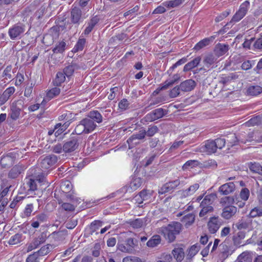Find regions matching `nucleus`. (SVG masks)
<instances>
[{"label": "nucleus", "mask_w": 262, "mask_h": 262, "mask_svg": "<svg viewBox=\"0 0 262 262\" xmlns=\"http://www.w3.org/2000/svg\"><path fill=\"white\" fill-rule=\"evenodd\" d=\"M182 229V225L179 222H172L167 226L162 227L158 229V233L164 235L169 242H173Z\"/></svg>", "instance_id": "1"}, {"label": "nucleus", "mask_w": 262, "mask_h": 262, "mask_svg": "<svg viewBox=\"0 0 262 262\" xmlns=\"http://www.w3.org/2000/svg\"><path fill=\"white\" fill-rule=\"evenodd\" d=\"M97 127V124L87 117L80 120L75 128L77 135L88 134L93 132Z\"/></svg>", "instance_id": "2"}, {"label": "nucleus", "mask_w": 262, "mask_h": 262, "mask_svg": "<svg viewBox=\"0 0 262 262\" xmlns=\"http://www.w3.org/2000/svg\"><path fill=\"white\" fill-rule=\"evenodd\" d=\"M126 233H123L119 237L117 244L118 249L123 252L132 253L135 250V247L137 245V241L132 237L127 238L123 241L121 239L123 237H126Z\"/></svg>", "instance_id": "3"}, {"label": "nucleus", "mask_w": 262, "mask_h": 262, "mask_svg": "<svg viewBox=\"0 0 262 262\" xmlns=\"http://www.w3.org/2000/svg\"><path fill=\"white\" fill-rule=\"evenodd\" d=\"M24 107L25 99L23 98L12 102L10 106V113L9 116L13 121L17 120Z\"/></svg>", "instance_id": "4"}, {"label": "nucleus", "mask_w": 262, "mask_h": 262, "mask_svg": "<svg viewBox=\"0 0 262 262\" xmlns=\"http://www.w3.org/2000/svg\"><path fill=\"white\" fill-rule=\"evenodd\" d=\"M25 31V25L23 24H17L9 29L8 34L12 40L20 39Z\"/></svg>", "instance_id": "5"}, {"label": "nucleus", "mask_w": 262, "mask_h": 262, "mask_svg": "<svg viewBox=\"0 0 262 262\" xmlns=\"http://www.w3.org/2000/svg\"><path fill=\"white\" fill-rule=\"evenodd\" d=\"M102 15H96L91 16L88 21L87 26L84 30L83 33L85 35L89 34L95 28L98 27L100 23L102 22Z\"/></svg>", "instance_id": "6"}, {"label": "nucleus", "mask_w": 262, "mask_h": 262, "mask_svg": "<svg viewBox=\"0 0 262 262\" xmlns=\"http://www.w3.org/2000/svg\"><path fill=\"white\" fill-rule=\"evenodd\" d=\"M249 6L250 3L248 1L243 3L241 5L239 10L233 15L232 19L227 25H229L233 22H237L242 19L247 13Z\"/></svg>", "instance_id": "7"}, {"label": "nucleus", "mask_w": 262, "mask_h": 262, "mask_svg": "<svg viewBox=\"0 0 262 262\" xmlns=\"http://www.w3.org/2000/svg\"><path fill=\"white\" fill-rule=\"evenodd\" d=\"M79 138L77 137H72L63 144V152L70 153L75 151L79 146Z\"/></svg>", "instance_id": "8"}, {"label": "nucleus", "mask_w": 262, "mask_h": 262, "mask_svg": "<svg viewBox=\"0 0 262 262\" xmlns=\"http://www.w3.org/2000/svg\"><path fill=\"white\" fill-rule=\"evenodd\" d=\"M167 113V110L162 108H159L147 114L144 118L146 121L151 122L162 118Z\"/></svg>", "instance_id": "9"}, {"label": "nucleus", "mask_w": 262, "mask_h": 262, "mask_svg": "<svg viewBox=\"0 0 262 262\" xmlns=\"http://www.w3.org/2000/svg\"><path fill=\"white\" fill-rule=\"evenodd\" d=\"M146 136L145 129L142 128L138 133L134 134L127 140L129 149L133 147L134 145L139 144L137 140H143Z\"/></svg>", "instance_id": "10"}, {"label": "nucleus", "mask_w": 262, "mask_h": 262, "mask_svg": "<svg viewBox=\"0 0 262 262\" xmlns=\"http://www.w3.org/2000/svg\"><path fill=\"white\" fill-rule=\"evenodd\" d=\"M57 161V157L56 156L54 155H49L41 160L40 166L42 170L43 171L51 168Z\"/></svg>", "instance_id": "11"}, {"label": "nucleus", "mask_w": 262, "mask_h": 262, "mask_svg": "<svg viewBox=\"0 0 262 262\" xmlns=\"http://www.w3.org/2000/svg\"><path fill=\"white\" fill-rule=\"evenodd\" d=\"M180 184L179 179L169 181L164 184L159 190V193L164 194L170 191H173Z\"/></svg>", "instance_id": "12"}, {"label": "nucleus", "mask_w": 262, "mask_h": 262, "mask_svg": "<svg viewBox=\"0 0 262 262\" xmlns=\"http://www.w3.org/2000/svg\"><path fill=\"white\" fill-rule=\"evenodd\" d=\"M70 20L72 24L77 25L82 21V11L79 8L74 7L71 9Z\"/></svg>", "instance_id": "13"}, {"label": "nucleus", "mask_w": 262, "mask_h": 262, "mask_svg": "<svg viewBox=\"0 0 262 262\" xmlns=\"http://www.w3.org/2000/svg\"><path fill=\"white\" fill-rule=\"evenodd\" d=\"M207 225L209 232L214 234L216 232L221 225V219L218 216L211 217L210 218Z\"/></svg>", "instance_id": "14"}, {"label": "nucleus", "mask_w": 262, "mask_h": 262, "mask_svg": "<svg viewBox=\"0 0 262 262\" xmlns=\"http://www.w3.org/2000/svg\"><path fill=\"white\" fill-rule=\"evenodd\" d=\"M47 238L46 232L41 233L37 237L33 239L32 242L28 246L27 251H30L37 248L40 244L43 243Z\"/></svg>", "instance_id": "15"}, {"label": "nucleus", "mask_w": 262, "mask_h": 262, "mask_svg": "<svg viewBox=\"0 0 262 262\" xmlns=\"http://www.w3.org/2000/svg\"><path fill=\"white\" fill-rule=\"evenodd\" d=\"M237 212V208L232 205L224 207L222 210L221 216L225 220H229L233 217Z\"/></svg>", "instance_id": "16"}, {"label": "nucleus", "mask_w": 262, "mask_h": 262, "mask_svg": "<svg viewBox=\"0 0 262 262\" xmlns=\"http://www.w3.org/2000/svg\"><path fill=\"white\" fill-rule=\"evenodd\" d=\"M203 62L205 67L209 70L217 67V58L213 54H208L204 57Z\"/></svg>", "instance_id": "17"}, {"label": "nucleus", "mask_w": 262, "mask_h": 262, "mask_svg": "<svg viewBox=\"0 0 262 262\" xmlns=\"http://www.w3.org/2000/svg\"><path fill=\"white\" fill-rule=\"evenodd\" d=\"M252 220L248 215L242 217L235 225L238 230L249 229L251 228Z\"/></svg>", "instance_id": "18"}, {"label": "nucleus", "mask_w": 262, "mask_h": 262, "mask_svg": "<svg viewBox=\"0 0 262 262\" xmlns=\"http://www.w3.org/2000/svg\"><path fill=\"white\" fill-rule=\"evenodd\" d=\"M235 186L233 182H229L221 185L219 189V192L222 195H228L235 190Z\"/></svg>", "instance_id": "19"}, {"label": "nucleus", "mask_w": 262, "mask_h": 262, "mask_svg": "<svg viewBox=\"0 0 262 262\" xmlns=\"http://www.w3.org/2000/svg\"><path fill=\"white\" fill-rule=\"evenodd\" d=\"M48 216L45 213H40L33 217L31 221V226L34 228H37L40 224L47 221Z\"/></svg>", "instance_id": "20"}, {"label": "nucleus", "mask_w": 262, "mask_h": 262, "mask_svg": "<svg viewBox=\"0 0 262 262\" xmlns=\"http://www.w3.org/2000/svg\"><path fill=\"white\" fill-rule=\"evenodd\" d=\"M216 151V148L213 140H208L206 142L205 145L201 147V151L206 152L207 154L214 153Z\"/></svg>", "instance_id": "21"}, {"label": "nucleus", "mask_w": 262, "mask_h": 262, "mask_svg": "<svg viewBox=\"0 0 262 262\" xmlns=\"http://www.w3.org/2000/svg\"><path fill=\"white\" fill-rule=\"evenodd\" d=\"M181 91L183 92H189L194 89L196 82L192 79H188L181 83L180 84Z\"/></svg>", "instance_id": "22"}, {"label": "nucleus", "mask_w": 262, "mask_h": 262, "mask_svg": "<svg viewBox=\"0 0 262 262\" xmlns=\"http://www.w3.org/2000/svg\"><path fill=\"white\" fill-rule=\"evenodd\" d=\"M67 235V231L65 230L53 232L49 237L54 242L58 243L63 241Z\"/></svg>", "instance_id": "23"}, {"label": "nucleus", "mask_w": 262, "mask_h": 262, "mask_svg": "<svg viewBox=\"0 0 262 262\" xmlns=\"http://www.w3.org/2000/svg\"><path fill=\"white\" fill-rule=\"evenodd\" d=\"M180 77L179 75H174L171 80L165 81L162 84V86L160 88H159L156 91L154 92V93L158 94V92L160 91L167 89L170 86H171L176 82H177L180 79Z\"/></svg>", "instance_id": "24"}, {"label": "nucleus", "mask_w": 262, "mask_h": 262, "mask_svg": "<svg viewBox=\"0 0 262 262\" xmlns=\"http://www.w3.org/2000/svg\"><path fill=\"white\" fill-rule=\"evenodd\" d=\"M216 195L215 193H211L206 195L201 202L200 207L202 208L212 206V204L216 199Z\"/></svg>", "instance_id": "25"}, {"label": "nucleus", "mask_w": 262, "mask_h": 262, "mask_svg": "<svg viewBox=\"0 0 262 262\" xmlns=\"http://www.w3.org/2000/svg\"><path fill=\"white\" fill-rule=\"evenodd\" d=\"M229 47L228 45L219 43L214 48V54L217 57H220L225 54L229 50Z\"/></svg>", "instance_id": "26"}, {"label": "nucleus", "mask_w": 262, "mask_h": 262, "mask_svg": "<svg viewBox=\"0 0 262 262\" xmlns=\"http://www.w3.org/2000/svg\"><path fill=\"white\" fill-rule=\"evenodd\" d=\"M15 89L13 86L6 89L2 95L0 96V102L1 104H4L10 98V96L15 92Z\"/></svg>", "instance_id": "27"}, {"label": "nucleus", "mask_w": 262, "mask_h": 262, "mask_svg": "<svg viewBox=\"0 0 262 262\" xmlns=\"http://www.w3.org/2000/svg\"><path fill=\"white\" fill-rule=\"evenodd\" d=\"M86 117L96 124V123H100L103 121L102 116L97 111H90Z\"/></svg>", "instance_id": "28"}, {"label": "nucleus", "mask_w": 262, "mask_h": 262, "mask_svg": "<svg viewBox=\"0 0 262 262\" xmlns=\"http://www.w3.org/2000/svg\"><path fill=\"white\" fill-rule=\"evenodd\" d=\"M24 169V167L21 165H16L9 172L8 177L11 179H15L21 173Z\"/></svg>", "instance_id": "29"}, {"label": "nucleus", "mask_w": 262, "mask_h": 262, "mask_svg": "<svg viewBox=\"0 0 262 262\" xmlns=\"http://www.w3.org/2000/svg\"><path fill=\"white\" fill-rule=\"evenodd\" d=\"M45 178L42 177L38 179L34 180L32 178H28L26 180V185L29 188V190L34 191L37 189L36 182H43Z\"/></svg>", "instance_id": "30"}, {"label": "nucleus", "mask_w": 262, "mask_h": 262, "mask_svg": "<svg viewBox=\"0 0 262 262\" xmlns=\"http://www.w3.org/2000/svg\"><path fill=\"white\" fill-rule=\"evenodd\" d=\"M172 254L177 262H181L184 258V251L182 248H175L172 250Z\"/></svg>", "instance_id": "31"}, {"label": "nucleus", "mask_w": 262, "mask_h": 262, "mask_svg": "<svg viewBox=\"0 0 262 262\" xmlns=\"http://www.w3.org/2000/svg\"><path fill=\"white\" fill-rule=\"evenodd\" d=\"M201 60V58L200 56L196 57L192 61L188 62L185 65L183 69V71L187 72L196 67L200 63Z\"/></svg>", "instance_id": "32"}, {"label": "nucleus", "mask_w": 262, "mask_h": 262, "mask_svg": "<svg viewBox=\"0 0 262 262\" xmlns=\"http://www.w3.org/2000/svg\"><path fill=\"white\" fill-rule=\"evenodd\" d=\"M213 39H214L213 36H211L210 38H205L198 42L193 49L196 51H199L208 46L210 43L211 41H212Z\"/></svg>", "instance_id": "33"}, {"label": "nucleus", "mask_w": 262, "mask_h": 262, "mask_svg": "<svg viewBox=\"0 0 262 262\" xmlns=\"http://www.w3.org/2000/svg\"><path fill=\"white\" fill-rule=\"evenodd\" d=\"M79 68V66L75 62H72L71 64L67 66L63 69V73L68 77L73 75L74 71Z\"/></svg>", "instance_id": "34"}, {"label": "nucleus", "mask_w": 262, "mask_h": 262, "mask_svg": "<svg viewBox=\"0 0 262 262\" xmlns=\"http://www.w3.org/2000/svg\"><path fill=\"white\" fill-rule=\"evenodd\" d=\"M126 223L134 229H138L143 226L144 223V219L138 218L135 220H129Z\"/></svg>", "instance_id": "35"}, {"label": "nucleus", "mask_w": 262, "mask_h": 262, "mask_svg": "<svg viewBox=\"0 0 262 262\" xmlns=\"http://www.w3.org/2000/svg\"><path fill=\"white\" fill-rule=\"evenodd\" d=\"M161 242V238L160 236L159 235H155L147 242L146 245L148 247L154 248L159 245Z\"/></svg>", "instance_id": "36"}, {"label": "nucleus", "mask_w": 262, "mask_h": 262, "mask_svg": "<svg viewBox=\"0 0 262 262\" xmlns=\"http://www.w3.org/2000/svg\"><path fill=\"white\" fill-rule=\"evenodd\" d=\"M248 166L252 172L262 175V166L258 163L250 162L248 163Z\"/></svg>", "instance_id": "37"}, {"label": "nucleus", "mask_w": 262, "mask_h": 262, "mask_svg": "<svg viewBox=\"0 0 262 262\" xmlns=\"http://www.w3.org/2000/svg\"><path fill=\"white\" fill-rule=\"evenodd\" d=\"M248 94L251 96H257L262 93V88L259 85H251L247 91Z\"/></svg>", "instance_id": "38"}, {"label": "nucleus", "mask_w": 262, "mask_h": 262, "mask_svg": "<svg viewBox=\"0 0 262 262\" xmlns=\"http://www.w3.org/2000/svg\"><path fill=\"white\" fill-rule=\"evenodd\" d=\"M194 215L193 213H188L182 217L181 221L187 227L194 222Z\"/></svg>", "instance_id": "39"}, {"label": "nucleus", "mask_w": 262, "mask_h": 262, "mask_svg": "<svg viewBox=\"0 0 262 262\" xmlns=\"http://www.w3.org/2000/svg\"><path fill=\"white\" fill-rule=\"evenodd\" d=\"M184 0H172L166 1L163 3V6L168 9H172L178 7L181 5Z\"/></svg>", "instance_id": "40"}, {"label": "nucleus", "mask_w": 262, "mask_h": 262, "mask_svg": "<svg viewBox=\"0 0 262 262\" xmlns=\"http://www.w3.org/2000/svg\"><path fill=\"white\" fill-rule=\"evenodd\" d=\"M220 249L222 255V256L224 258H227L231 254V250L226 243H223L220 245Z\"/></svg>", "instance_id": "41"}, {"label": "nucleus", "mask_w": 262, "mask_h": 262, "mask_svg": "<svg viewBox=\"0 0 262 262\" xmlns=\"http://www.w3.org/2000/svg\"><path fill=\"white\" fill-rule=\"evenodd\" d=\"M66 75L63 72H59L57 73L55 79L53 80L54 85L59 86L66 80Z\"/></svg>", "instance_id": "42"}, {"label": "nucleus", "mask_w": 262, "mask_h": 262, "mask_svg": "<svg viewBox=\"0 0 262 262\" xmlns=\"http://www.w3.org/2000/svg\"><path fill=\"white\" fill-rule=\"evenodd\" d=\"M237 260L238 262H252V258L249 252H244L239 255Z\"/></svg>", "instance_id": "43"}, {"label": "nucleus", "mask_w": 262, "mask_h": 262, "mask_svg": "<svg viewBox=\"0 0 262 262\" xmlns=\"http://www.w3.org/2000/svg\"><path fill=\"white\" fill-rule=\"evenodd\" d=\"M53 246L50 244H47L42 246L36 252L41 257L48 254L53 249Z\"/></svg>", "instance_id": "44"}, {"label": "nucleus", "mask_w": 262, "mask_h": 262, "mask_svg": "<svg viewBox=\"0 0 262 262\" xmlns=\"http://www.w3.org/2000/svg\"><path fill=\"white\" fill-rule=\"evenodd\" d=\"M66 46V43L64 41H60L56 44L52 51L55 54L62 53L65 50Z\"/></svg>", "instance_id": "45"}, {"label": "nucleus", "mask_w": 262, "mask_h": 262, "mask_svg": "<svg viewBox=\"0 0 262 262\" xmlns=\"http://www.w3.org/2000/svg\"><path fill=\"white\" fill-rule=\"evenodd\" d=\"M199 184H194L190 186L188 188L183 191V195L185 196L192 195L199 189Z\"/></svg>", "instance_id": "46"}, {"label": "nucleus", "mask_w": 262, "mask_h": 262, "mask_svg": "<svg viewBox=\"0 0 262 262\" xmlns=\"http://www.w3.org/2000/svg\"><path fill=\"white\" fill-rule=\"evenodd\" d=\"M23 238V235L21 233H16L12 235L8 241L10 245H16L19 243Z\"/></svg>", "instance_id": "47"}, {"label": "nucleus", "mask_w": 262, "mask_h": 262, "mask_svg": "<svg viewBox=\"0 0 262 262\" xmlns=\"http://www.w3.org/2000/svg\"><path fill=\"white\" fill-rule=\"evenodd\" d=\"M60 92V90L57 87H55L48 90L47 92L46 96L50 99H51L58 96Z\"/></svg>", "instance_id": "48"}, {"label": "nucleus", "mask_w": 262, "mask_h": 262, "mask_svg": "<svg viewBox=\"0 0 262 262\" xmlns=\"http://www.w3.org/2000/svg\"><path fill=\"white\" fill-rule=\"evenodd\" d=\"M249 217L254 218L257 216H262V208L256 207L253 208L248 215Z\"/></svg>", "instance_id": "49"}, {"label": "nucleus", "mask_w": 262, "mask_h": 262, "mask_svg": "<svg viewBox=\"0 0 262 262\" xmlns=\"http://www.w3.org/2000/svg\"><path fill=\"white\" fill-rule=\"evenodd\" d=\"M85 39L79 38L73 49V51L77 52L79 51H82L85 46Z\"/></svg>", "instance_id": "50"}, {"label": "nucleus", "mask_w": 262, "mask_h": 262, "mask_svg": "<svg viewBox=\"0 0 262 262\" xmlns=\"http://www.w3.org/2000/svg\"><path fill=\"white\" fill-rule=\"evenodd\" d=\"M213 207L212 206H208L206 207H202L199 213V216L201 217H206L208 214L213 211Z\"/></svg>", "instance_id": "51"}, {"label": "nucleus", "mask_w": 262, "mask_h": 262, "mask_svg": "<svg viewBox=\"0 0 262 262\" xmlns=\"http://www.w3.org/2000/svg\"><path fill=\"white\" fill-rule=\"evenodd\" d=\"M159 129L156 125L149 126L148 129L145 130L146 136L148 137L154 136L157 133L159 132Z\"/></svg>", "instance_id": "52"}, {"label": "nucleus", "mask_w": 262, "mask_h": 262, "mask_svg": "<svg viewBox=\"0 0 262 262\" xmlns=\"http://www.w3.org/2000/svg\"><path fill=\"white\" fill-rule=\"evenodd\" d=\"M141 179L139 178H136L134 179L130 182V187L132 190H136L141 186Z\"/></svg>", "instance_id": "53"}, {"label": "nucleus", "mask_w": 262, "mask_h": 262, "mask_svg": "<svg viewBox=\"0 0 262 262\" xmlns=\"http://www.w3.org/2000/svg\"><path fill=\"white\" fill-rule=\"evenodd\" d=\"M245 237V232L243 231H239L237 233V236L234 238V243L237 246H240L242 244L241 240Z\"/></svg>", "instance_id": "54"}, {"label": "nucleus", "mask_w": 262, "mask_h": 262, "mask_svg": "<svg viewBox=\"0 0 262 262\" xmlns=\"http://www.w3.org/2000/svg\"><path fill=\"white\" fill-rule=\"evenodd\" d=\"M239 196L242 201H247L250 196L249 189L247 188H243L240 191Z\"/></svg>", "instance_id": "55"}, {"label": "nucleus", "mask_w": 262, "mask_h": 262, "mask_svg": "<svg viewBox=\"0 0 262 262\" xmlns=\"http://www.w3.org/2000/svg\"><path fill=\"white\" fill-rule=\"evenodd\" d=\"M58 203L62 204L61 207L66 211H71L75 209L74 206L70 203H63L62 200H58Z\"/></svg>", "instance_id": "56"}, {"label": "nucleus", "mask_w": 262, "mask_h": 262, "mask_svg": "<svg viewBox=\"0 0 262 262\" xmlns=\"http://www.w3.org/2000/svg\"><path fill=\"white\" fill-rule=\"evenodd\" d=\"M40 257L38 253L35 252L28 256L26 262H39Z\"/></svg>", "instance_id": "57"}, {"label": "nucleus", "mask_w": 262, "mask_h": 262, "mask_svg": "<svg viewBox=\"0 0 262 262\" xmlns=\"http://www.w3.org/2000/svg\"><path fill=\"white\" fill-rule=\"evenodd\" d=\"M61 189L63 192L70 191L72 188V185L69 181H65L61 183Z\"/></svg>", "instance_id": "58"}, {"label": "nucleus", "mask_w": 262, "mask_h": 262, "mask_svg": "<svg viewBox=\"0 0 262 262\" xmlns=\"http://www.w3.org/2000/svg\"><path fill=\"white\" fill-rule=\"evenodd\" d=\"M200 249V246L199 244H196L192 246L189 250L188 255L191 257L194 256Z\"/></svg>", "instance_id": "59"}, {"label": "nucleus", "mask_w": 262, "mask_h": 262, "mask_svg": "<svg viewBox=\"0 0 262 262\" xmlns=\"http://www.w3.org/2000/svg\"><path fill=\"white\" fill-rule=\"evenodd\" d=\"M235 202V200L232 196H225L222 198L220 201V204L223 206H225L228 204H232Z\"/></svg>", "instance_id": "60"}, {"label": "nucleus", "mask_w": 262, "mask_h": 262, "mask_svg": "<svg viewBox=\"0 0 262 262\" xmlns=\"http://www.w3.org/2000/svg\"><path fill=\"white\" fill-rule=\"evenodd\" d=\"M213 142L214 143L216 149H222L225 146L226 143L225 139L223 138H217L214 141L213 140Z\"/></svg>", "instance_id": "61"}, {"label": "nucleus", "mask_w": 262, "mask_h": 262, "mask_svg": "<svg viewBox=\"0 0 262 262\" xmlns=\"http://www.w3.org/2000/svg\"><path fill=\"white\" fill-rule=\"evenodd\" d=\"M180 86H176L173 88L169 92V95L170 98H176L180 93Z\"/></svg>", "instance_id": "62"}, {"label": "nucleus", "mask_w": 262, "mask_h": 262, "mask_svg": "<svg viewBox=\"0 0 262 262\" xmlns=\"http://www.w3.org/2000/svg\"><path fill=\"white\" fill-rule=\"evenodd\" d=\"M24 197L20 196H16L13 199V200L10 204L11 208H15L23 201Z\"/></svg>", "instance_id": "63"}, {"label": "nucleus", "mask_w": 262, "mask_h": 262, "mask_svg": "<svg viewBox=\"0 0 262 262\" xmlns=\"http://www.w3.org/2000/svg\"><path fill=\"white\" fill-rule=\"evenodd\" d=\"M255 50L262 51V37L257 39L253 45Z\"/></svg>", "instance_id": "64"}]
</instances>
